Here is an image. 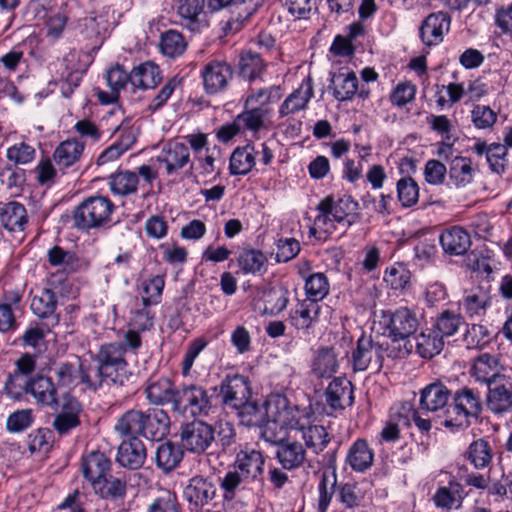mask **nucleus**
Masks as SVG:
<instances>
[{"mask_svg": "<svg viewBox=\"0 0 512 512\" xmlns=\"http://www.w3.org/2000/svg\"><path fill=\"white\" fill-rule=\"evenodd\" d=\"M95 365L90 368L88 381L96 390L104 384L123 386L133 376L125 359V347L121 343H108L100 347L93 357Z\"/></svg>", "mask_w": 512, "mask_h": 512, "instance_id": "f257e3e1", "label": "nucleus"}, {"mask_svg": "<svg viewBox=\"0 0 512 512\" xmlns=\"http://www.w3.org/2000/svg\"><path fill=\"white\" fill-rule=\"evenodd\" d=\"M419 322L415 313L408 307H400L390 312L386 323V356L403 358L409 354L412 345L410 337L416 332Z\"/></svg>", "mask_w": 512, "mask_h": 512, "instance_id": "f03ea898", "label": "nucleus"}, {"mask_svg": "<svg viewBox=\"0 0 512 512\" xmlns=\"http://www.w3.org/2000/svg\"><path fill=\"white\" fill-rule=\"evenodd\" d=\"M357 209L358 203L351 196L343 195L336 199L329 195L316 207L318 215L315 217V225L325 233L335 230V222L343 227H350L358 218Z\"/></svg>", "mask_w": 512, "mask_h": 512, "instance_id": "7ed1b4c3", "label": "nucleus"}, {"mask_svg": "<svg viewBox=\"0 0 512 512\" xmlns=\"http://www.w3.org/2000/svg\"><path fill=\"white\" fill-rule=\"evenodd\" d=\"M482 411L480 393L472 388L463 387L453 396V405L446 411L443 425L447 428L468 427L471 418L477 419Z\"/></svg>", "mask_w": 512, "mask_h": 512, "instance_id": "20e7f679", "label": "nucleus"}, {"mask_svg": "<svg viewBox=\"0 0 512 512\" xmlns=\"http://www.w3.org/2000/svg\"><path fill=\"white\" fill-rule=\"evenodd\" d=\"M114 203L107 196H91L73 211V224L77 229L90 230L103 227L111 221Z\"/></svg>", "mask_w": 512, "mask_h": 512, "instance_id": "39448f33", "label": "nucleus"}, {"mask_svg": "<svg viewBox=\"0 0 512 512\" xmlns=\"http://www.w3.org/2000/svg\"><path fill=\"white\" fill-rule=\"evenodd\" d=\"M263 439L275 445V459L282 469L292 471L299 469L307 460V452L302 443L298 441V436L286 435L280 436L267 427L262 431Z\"/></svg>", "mask_w": 512, "mask_h": 512, "instance_id": "423d86ee", "label": "nucleus"}, {"mask_svg": "<svg viewBox=\"0 0 512 512\" xmlns=\"http://www.w3.org/2000/svg\"><path fill=\"white\" fill-rule=\"evenodd\" d=\"M180 438L183 447L193 453H204L215 440V430L212 425L194 420L182 427Z\"/></svg>", "mask_w": 512, "mask_h": 512, "instance_id": "0eeeda50", "label": "nucleus"}, {"mask_svg": "<svg viewBox=\"0 0 512 512\" xmlns=\"http://www.w3.org/2000/svg\"><path fill=\"white\" fill-rule=\"evenodd\" d=\"M53 372L58 387L74 388L83 384L90 390H96L88 381V377H91L90 368L84 367L80 358L58 363Z\"/></svg>", "mask_w": 512, "mask_h": 512, "instance_id": "6e6552de", "label": "nucleus"}, {"mask_svg": "<svg viewBox=\"0 0 512 512\" xmlns=\"http://www.w3.org/2000/svg\"><path fill=\"white\" fill-rule=\"evenodd\" d=\"M173 408L176 411L191 415L206 413L210 408V398L201 386L190 385L176 390Z\"/></svg>", "mask_w": 512, "mask_h": 512, "instance_id": "1a4fd4ad", "label": "nucleus"}, {"mask_svg": "<svg viewBox=\"0 0 512 512\" xmlns=\"http://www.w3.org/2000/svg\"><path fill=\"white\" fill-rule=\"evenodd\" d=\"M19 388L21 394L32 396L37 404L49 407L58 405L56 386L48 376L37 374L28 377L23 384H19Z\"/></svg>", "mask_w": 512, "mask_h": 512, "instance_id": "9d476101", "label": "nucleus"}, {"mask_svg": "<svg viewBox=\"0 0 512 512\" xmlns=\"http://www.w3.org/2000/svg\"><path fill=\"white\" fill-rule=\"evenodd\" d=\"M354 371H364L370 366L377 371L382 368V346L375 344L371 337L362 335L357 340V346L352 352Z\"/></svg>", "mask_w": 512, "mask_h": 512, "instance_id": "9b49d317", "label": "nucleus"}, {"mask_svg": "<svg viewBox=\"0 0 512 512\" xmlns=\"http://www.w3.org/2000/svg\"><path fill=\"white\" fill-rule=\"evenodd\" d=\"M234 71L226 61L212 60L208 62L202 72L205 91L215 94L224 90L232 79Z\"/></svg>", "mask_w": 512, "mask_h": 512, "instance_id": "f8f14e48", "label": "nucleus"}, {"mask_svg": "<svg viewBox=\"0 0 512 512\" xmlns=\"http://www.w3.org/2000/svg\"><path fill=\"white\" fill-rule=\"evenodd\" d=\"M486 406L494 415H504L512 410V381L500 378L490 384L486 395Z\"/></svg>", "mask_w": 512, "mask_h": 512, "instance_id": "ddd939ff", "label": "nucleus"}, {"mask_svg": "<svg viewBox=\"0 0 512 512\" xmlns=\"http://www.w3.org/2000/svg\"><path fill=\"white\" fill-rule=\"evenodd\" d=\"M216 492V485L210 478L197 475L189 480L183 495L190 505H194L195 509H198L211 502L215 498Z\"/></svg>", "mask_w": 512, "mask_h": 512, "instance_id": "4468645a", "label": "nucleus"}, {"mask_svg": "<svg viewBox=\"0 0 512 512\" xmlns=\"http://www.w3.org/2000/svg\"><path fill=\"white\" fill-rule=\"evenodd\" d=\"M223 403L232 409L251 398V389L247 378L241 375L227 377L220 385Z\"/></svg>", "mask_w": 512, "mask_h": 512, "instance_id": "2eb2a0df", "label": "nucleus"}, {"mask_svg": "<svg viewBox=\"0 0 512 512\" xmlns=\"http://www.w3.org/2000/svg\"><path fill=\"white\" fill-rule=\"evenodd\" d=\"M450 16L445 12L431 13L420 27V37L425 45H437L450 29Z\"/></svg>", "mask_w": 512, "mask_h": 512, "instance_id": "dca6fc26", "label": "nucleus"}, {"mask_svg": "<svg viewBox=\"0 0 512 512\" xmlns=\"http://www.w3.org/2000/svg\"><path fill=\"white\" fill-rule=\"evenodd\" d=\"M325 399L332 411H342L354 402L353 385L343 377L332 380L325 391Z\"/></svg>", "mask_w": 512, "mask_h": 512, "instance_id": "f3484780", "label": "nucleus"}, {"mask_svg": "<svg viewBox=\"0 0 512 512\" xmlns=\"http://www.w3.org/2000/svg\"><path fill=\"white\" fill-rule=\"evenodd\" d=\"M157 161L164 163L166 173L172 175L191 163L189 147L178 141H169L157 156Z\"/></svg>", "mask_w": 512, "mask_h": 512, "instance_id": "a211bd4d", "label": "nucleus"}, {"mask_svg": "<svg viewBox=\"0 0 512 512\" xmlns=\"http://www.w3.org/2000/svg\"><path fill=\"white\" fill-rule=\"evenodd\" d=\"M57 296L50 288H43L31 300L32 312L41 319H47V325L57 326L60 321L59 314L56 313Z\"/></svg>", "mask_w": 512, "mask_h": 512, "instance_id": "6ab92c4d", "label": "nucleus"}, {"mask_svg": "<svg viewBox=\"0 0 512 512\" xmlns=\"http://www.w3.org/2000/svg\"><path fill=\"white\" fill-rule=\"evenodd\" d=\"M502 367L499 358L489 353L480 354L475 360L472 367V375L478 382H482L489 386L490 384L500 381V378H507L501 374Z\"/></svg>", "mask_w": 512, "mask_h": 512, "instance_id": "aec40b11", "label": "nucleus"}, {"mask_svg": "<svg viewBox=\"0 0 512 512\" xmlns=\"http://www.w3.org/2000/svg\"><path fill=\"white\" fill-rule=\"evenodd\" d=\"M320 308L316 301L305 299L290 310L289 323L297 330L308 332L318 322Z\"/></svg>", "mask_w": 512, "mask_h": 512, "instance_id": "412c9836", "label": "nucleus"}, {"mask_svg": "<svg viewBox=\"0 0 512 512\" xmlns=\"http://www.w3.org/2000/svg\"><path fill=\"white\" fill-rule=\"evenodd\" d=\"M264 464L265 458L260 451L246 447L237 453L234 468L246 479L255 480L263 473Z\"/></svg>", "mask_w": 512, "mask_h": 512, "instance_id": "4be33fe9", "label": "nucleus"}, {"mask_svg": "<svg viewBox=\"0 0 512 512\" xmlns=\"http://www.w3.org/2000/svg\"><path fill=\"white\" fill-rule=\"evenodd\" d=\"M313 96V81L311 77H307L302 81L300 86L295 91H293L281 104L279 108V116L285 117L287 115L305 110Z\"/></svg>", "mask_w": 512, "mask_h": 512, "instance_id": "5701e85b", "label": "nucleus"}, {"mask_svg": "<svg viewBox=\"0 0 512 512\" xmlns=\"http://www.w3.org/2000/svg\"><path fill=\"white\" fill-rule=\"evenodd\" d=\"M146 456L143 442L138 438H131L120 444L116 460L122 467L135 470L143 466Z\"/></svg>", "mask_w": 512, "mask_h": 512, "instance_id": "b1692460", "label": "nucleus"}, {"mask_svg": "<svg viewBox=\"0 0 512 512\" xmlns=\"http://www.w3.org/2000/svg\"><path fill=\"white\" fill-rule=\"evenodd\" d=\"M292 404L288 398L282 394H271L267 397L264 404L265 428L274 425L283 427L287 416H289Z\"/></svg>", "mask_w": 512, "mask_h": 512, "instance_id": "393cba45", "label": "nucleus"}, {"mask_svg": "<svg viewBox=\"0 0 512 512\" xmlns=\"http://www.w3.org/2000/svg\"><path fill=\"white\" fill-rule=\"evenodd\" d=\"M15 366L14 373L9 374L7 377L4 389L9 397L14 400H20L21 392L17 391V387H19L22 377L30 376L35 370V357L26 353L15 362Z\"/></svg>", "mask_w": 512, "mask_h": 512, "instance_id": "a878e982", "label": "nucleus"}, {"mask_svg": "<svg viewBox=\"0 0 512 512\" xmlns=\"http://www.w3.org/2000/svg\"><path fill=\"white\" fill-rule=\"evenodd\" d=\"M450 390L441 382H434L420 391V408L435 412L444 408L449 400Z\"/></svg>", "mask_w": 512, "mask_h": 512, "instance_id": "bb28decb", "label": "nucleus"}, {"mask_svg": "<svg viewBox=\"0 0 512 512\" xmlns=\"http://www.w3.org/2000/svg\"><path fill=\"white\" fill-rule=\"evenodd\" d=\"M81 468L84 477L93 486L96 481L110 474L111 461L101 452H91L83 458Z\"/></svg>", "mask_w": 512, "mask_h": 512, "instance_id": "cd10ccee", "label": "nucleus"}, {"mask_svg": "<svg viewBox=\"0 0 512 512\" xmlns=\"http://www.w3.org/2000/svg\"><path fill=\"white\" fill-rule=\"evenodd\" d=\"M170 418L164 410L145 412L142 436L152 441H159L169 433Z\"/></svg>", "mask_w": 512, "mask_h": 512, "instance_id": "c85d7f7f", "label": "nucleus"}, {"mask_svg": "<svg viewBox=\"0 0 512 512\" xmlns=\"http://www.w3.org/2000/svg\"><path fill=\"white\" fill-rule=\"evenodd\" d=\"M84 143L76 138L67 139L61 142L53 153V159L60 169L74 167L80 160Z\"/></svg>", "mask_w": 512, "mask_h": 512, "instance_id": "c756f323", "label": "nucleus"}, {"mask_svg": "<svg viewBox=\"0 0 512 512\" xmlns=\"http://www.w3.org/2000/svg\"><path fill=\"white\" fill-rule=\"evenodd\" d=\"M338 367V353L333 347H321L315 352L311 369L316 377L329 378L337 372Z\"/></svg>", "mask_w": 512, "mask_h": 512, "instance_id": "7c9ffc66", "label": "nucleus"}, {"mask_svg": "<svg viewBox=\"0 0 512 512\" xmlns=\"http://www.w3.org/2000/svg\"><path fill=\"white\" fill-rule=\"evenodd\" d=\"M465 497L463 486L456 480H450L447 486H441L433 496L436 507L443 510L458 509Z\"/></svg>", "mask_w": 512, "mask_h": 512, "instance_id": "2f4dec72", "label": "nucleus"}, {"mask_svg": "<svg viewBox=\"0 0 512 512\" xmlns=\"http://www.w3.org/2000/svg\"><path fill=\"white\" fill-rule=\"evenodd\" d=\"M443 250L451 255H463L471 245L469 234L461 227H452L440 235Z\"/></svg>", "mask_w": 512, "mask_h": 512, "instance_id": "473e14b6", "label": "nucleus"}, {"mask_svg": "<svg viewBox=\"0 0 512 512\" xmlns=\"http://www.w3.org/2000/svg\"><path fill=\"white\" fill-rule=\"evenodd\" d=\"M147 400L153 405L174 404L176 390L168 378L150 380L145 388Z\"/></svg>", "mask_w": 512, "mask_h": 512, "instance_id": "72a5a7b5", "label": "nucleus"}, {"mask_svg": "<svg viewBox=\"0 0 512 512\" xmlns=\"http://www.w3.org/2000/svg\"><path fill=\"white\" fill-rule=\"evenodd\" d=\"M304 441L303 446L306 451L310 450L315 454H319L330 443V435L326 428L322 425L308 424L301 431H299L298 439Z\"/></svg>", "mask_w": 512, "mask_h": 512, "instance_id": "f704fd0d", "label": "nucleus"}, {"mask_svg": "<svg viewBox=\"0 0 512 512\" xmlns=\"http://www.w3.org/2000/svg\"><path fill=\"white\" fill-rule=\"evenodd\" d=\"M182 458V447L171 441L161 443L156 449V466L164 473L174 470L180 464Z\"/></svg>", "mask_w": 512, "mask_h": 512, "instance_id": "c9c22d12", "label": "nucleus"}, {"mask_svg": "<svg viewBox=\"0 0 512 512\" xmlns=\"http://www.w3.org/2000/svg\"><path fill=\"white\" fill-rule=\"evenodd\" d=\"M144 419L145 412L131 409L119 417L114 429L121 436L137 438L138 435L142 436Z\"/></svg>", "mask_w": 512, "mask_h": 512, "instance_id": "e433bc0d", "label": "nucleus"}, {"mask_svg": "<svg viewBox=\"0 0 512 512\" xmlns=\"http://www.w3.org/2000/svg\"><path fill=\"white\" fill-rule=\"evenodd\" d=\"M108 180L112 194L122 197L135 194L139 185L138 175L130 170H120L112 173Z\"/></svg>", "mask_w": 512, "mask_h": 512, "instance_id": "4c0bfd02", "label": "nucleus"}, {"mask_svg": "<svg viewBox=\"0 0 512 512\" xmlns=\"http://www.w3.org/2000/svg\"><path fill=\"white\" fill-rule=\"evenodd\" d=\"M476 168L468 157L456 156L450 162L449 177L454 185L463 188L469 185L475 176Z\"/></svg>", "mask_w": 512, "mask_h": 512, "instance_id": "58836bf2", "label": "nucleus"}, {"mask_svg": "<svg viewBox=\"0 0 512 512\" xmlns=\"http://www.w3.org/2000/svg\"><path fill=\"white\" fill-rule=\"evenodd\" d=\"M204 8V0H179L177 13L182 25L192 32L199 31L203 25L199 16Z\"/></svg>", "mask_w": 512, "mask_h": 512, "instance_id": "ea45409f", "label": "nucleus"}, {"mask_svg": "<svg viewBox=\"0 0 512 512\" xmlns=\"http://www.w3.org/2000/svg\"><path fill=\"white\" fill-rule=\"evenodd\" d=\"M95 493L104 500L116 501L123 499L127 492L125 480L114 477L111 474L105 476L92 486Z\"/></svg>", "mask_w": 512, "mask_h": 512, "instance_id": "a19ab883", "label": "nucleus"}, {"mask_svg": "<svg viewBox=\"0 0 512 512\" xmlns=\"http://www.w3.org/2000/svg\"><path fill=\"white\" fill-rule=\"evenodd\" d=\"M160 69L153 62H145L131 71V84L136 88H155L161 81Z\"/></svg>", "mask_w": 512, "mask_h": 512, "instance_id": "79ce46f5", "label": "nucleus"}, {"mask_svg": "<svg viewBox=\"0 0 512 512\" xmlns=\"http://www.w3.org/2000/svg\"><path fill=\"white\" fill-rule=\"evenodd\" d=\"M330 88L336 100H350L357 92L358 79L354 72H339L333 75Z\"/></svg>", "mask_w": 512, "mask_h": 512, "instance_id": "37998d69", "label": "nucleus"}, {"mask_svg": "<svg viewBox=\"0 0 512 512\" xmlns=\"http://www.w3.org/2000/svg\"><path fill=\"white\" fill-rule=\"evenodd\" d=\"M489 304V296L481 287H476L466 291L460 307L469 317L483 316Z\"/></svg>", "mask_w": 512, "mask_h": 512, "instance_id": "c03bdc74", "label": "nucleus"}, {"mask_svg": "<svg viewBox=\"0 0 512 512\" xmlns=\"http://www.w3.org/2000/svg\"><path fill=\"white\" fill-rule=\"evenodd\" d=\"M26 222V209L22 204L9 202L0 209V223L8 231L23 230Z\"/></svg>", "mask_w": 512, "mask_h": 512, "instance_id": "a18cd8bd", "label": "nucleus"}, {"mask_svg": "<svg viewBox=\"0 0 512 512\" xmlns=\"http://www.w3.org/2000/svg\"><path fill=\"white\" fill-rule=\"evenodd\" d=\"M374 455L367 442L358 439L350 447L346 461L357 472H363L373 464Z\"/></svg>", "mask_w": 512, "mask_h": 512, "instance_id": "49530a36", "label": "nucleus"}, {"mask_svg": "<svg viewBox=\"0 0 512 512\" xmlns=\"http://www.w3.org/2000/svg\"><path fill=\"white\" fill-rule=\"evenodd\" d=\"M269 110L265 107L246 106V109L236 117V126L243 131L254 133L265 127V119Z\"/></svg>", "mask_w": 512, "mask_h": 512, "instance_id": "de8ad7c7", "label": "nucleus"}, {"mask_svg": "<svg viewBox=\"0 0 512 512\" xmlns=\"http://www.w3.org/2000/svg\"><path fill=\"white\" fill-rule=\"evenodd\" d=\"M106 80L111 89V94L109 96L105 93L100 94L99 98L104 103L118 98L119 91L125 88L128 82L131 83V72L128 73L122 65L115 64L106 72Z\"/></svg>", "mask_w": 512, "mask_h": 512, "instance_id": "09e8293b", "label": "nucleus"}, {"mask_svg": "<svg viewBox=\"0 0 512 512\" xmlns=\"http://www.w3.org/2000/svg\"><path fill=\"white\" fill-rule=\"evenodd\" d=\"M255 165V149L246 145L234 150L230 157L229 170L232 175H246Z\"/></svg>", "mask_w": 512, "mask_h": 512, "instance_id": "8fccbe9b", "label": "nucleus"}, {"mask_svg": "<svg viewBox=\"0 0 512 512\" xmlns=\"http://www.w3.org/2000/svg\"><path fill=\"white\" fill-rule=\"evenodd\" d=\"M314 415L311 405H292L289 416L285 420L283 427L287 428L286 435L298 436L306 425L311 423V419Z\"/></svg>", "mask_w": 512, "mask_h": 512, "instance_id": "3c124183", "label": "nucleus"}, {"mask_svg": "<svg viewBox=\"0 0 512 512\" xmlns=\"http://www.w3.org/2000/svg\"><path fill=\"white\" fill-rule=\"evenodd\" d=\"M235 410L242 425L247 427H265L264 409L258 406L256 402L251 401L250 398L244 401V403L239 405Z\"/></svg>", "mask_w": 512, "mask_h": 512, "instance_id": "603ef678", "label": "nucleus"}, {"mask_svg": "<svg viewBox=\"0 0 512 512\" xmlns=\"http://www.w3.org/2000/svg\"><path fill=\"white\" fill-rule=\"evenodd\" d=\"M265 62L261 53L249 50L242 54L239 61V71L241 76L252 81L258 78L264 71Z\"/></svg>", "mask_w": 512, "mask_h": 512, "instance_id": "864d4df0", "label": "nucleus"}, {"mask_svg": "<svg viewBox=\"0 0 512 512\" xmlns=\"http://www.w3.org/2000/svg\"><path fill=\"white\" fill-rule=\"evenodd\" d=\"M467 455L476 469H483L492 461V447L486 440L480 438L469 445Z\"/></svg>", "mask_w": 512, "mask_h": 512, "instance_id": "5fc2aeb1", "label": "nucleus"}, {"mask_svg": "<svg viewBox=\"0 0 512 512\" xmlns=\"http://www.w3.org/2000/svg\"><path fill=\"white\" fill-rule=\"evenodd\" d=\"M165 286L163 275H155L142 281V304L145 307L157 305L161 302L162 292Z\"/></svg>", "mask_w": 512, "mask_h": 512, "instance_id": "6e6d98bb", "label": "nucleus"}, {"mask_svg": "<svg viewBox=\"0 0 512 512\" xmlns=\"http://www.w3.org/2000/svg\"><path fill=\"white\" fill-rule=\"evenodd\" d=\"M416 349L421 357L432 358L439 354L443 349L442 336L433 332H422L415 337Z\"/></svg>", "mask_w": 512, "mask_h": 512, "instance_id": "4d7b16f0", "label": "nucleus"}, {"mask_svg": "<svg viewBox=\"0 0 512 512\" xmlns=\"http://www.w3.org/2000/svg\"><path fill=\"white\" fill-rule=\"evenodd\" d=\"M282 97L280 86H270L250 89L245 100L246 106L265 107L269 103L277 102Z\"/></svg>", "mask_w": 512, "mask_h": 512, "instance_id": "13d9d810", "label": "nucleus"}, {"mask_svg": "<svg viewBox=\"0 0 512 512\" xmlns=\"http://www.w3.org/2000/svg\"><path fill=\"white\" fill-rule=\"evenodd\" d=\"M159 46L164 55L174 58L186 50L187 42L180 32L168 30L161 35Z\"/></svg>", "mask_w": 512, "mask_h": 512, "instance_id": "bf43d9fd", "label": "nucleus"}, {"mask_svg": "<svg viewBox=\"0 0 512 512\" xmlns=\"http://www.w3.org/2000/svg\"><path fill=\"white\" fill-rule=\"evenodd\" d=\"M337 479L335 471L324 470L320 475V482L318 486L319 500L318 511L326 512L333 497Z\"/></svg>", "mask_w": 512, "mask_h": 512, "instance_id": "052dcab7", "label": "nucleus"}, {"mask_svg": "<svg viewBox=\"0 0 512 512\" xmlns=\"http://www.w3.org/2000/svg\"><path fill=\"white\" fill-rule=\"evenodd\" d=\"M305 291L308 296V300L316 301L318 303L329 292V284L326 276L323 273L312 274L306 280Z\"/></svg>", "mask_w": 512, "mask_h": 512, "instance_id": "680f3d73", "label": "nucleus"}, {"mask_svg": "<svg viewBox=\"0 0 512 512\" xmlns=\"http://www.w3.org/2000/svg\"><path fill=\"white\" fill-rule=\"evenodd\" d=\"M238 262L245 273L255 274L261 272L267 262V258L259 250L248 249L240 254Z\"/></svg>", "mask_w": 512, "mask_h": 512, "instance_id": "e2e57ef3", "label": "nucleus"}, {"mask_svg": "<svg viewBox=\"0 0 512 512\" xmlns=\"http://www.w3.org/2000/svg\"><path fill=\"white\" fill-rule=\"evenodd\" d=\"M464 324L463 317L453 311L445 310L437 318L436 327L441 336H452Z\"/></svg>", "mask_w": 512, "mask_h": 512, "instance_id": "0e129e2a", "label": "nucleus"}, {"mask_svg": "<svg viewBox=\"0 0 512 512\" xmlns=\"http://www.w3.org/2000/svg\"><path fill=\"white\" fill-rule=\"evenodd\" d=\"M508 147L505 144L492 143L486 157L487 163L493 173L502 174L507 166Z\"/></svg>", "mask_w": 512, "mask_h": 512, "instance_id": "69168bd1", "label": "nucleus"}, {"mask_svg": "<svg viewBox=\"0 0 512 512\" xmlns=\"http://www.w3.org/2000/svg\"><path fill=\"white\" fill-rule=\"evenodd\" d=\"M34 421L31 409H19L11 413L6 420V429L10 433H20L28 429Z\"/></svg>", "mask_w": 512, "mask_h": 512, "instance_id": "338daca9", "label": "nucleus"}, {"mask_svg": "<svg viewBox=\"0 0 512 512\" xmlns=\"http://www.w3.org/2000/svg\"><path fill=\"white\" fill-rule=\"evenodd\" d=\"M398 199L404 207L414 205L419 197L417 183L410 177L402 178L397 182Z\"/></svg>", "mask_w": 512, "mask_h": 512, "instance_id": "774afa93", "label": "nucleus"}]
</instances>
